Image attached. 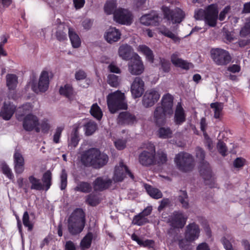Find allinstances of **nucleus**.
Wrapping results in <instances>:
<instances>
[{"label":"nucleus","mask_w":250,"mask_h":250,"mask_svg":"<svg viewBox=\"0 0 250 250\" xmlns=\"http://www.w3.org/2000/svg\"><path fill=\"white\" fill-rule=\"evenodd\" d=\"M128 175L132 180L134 179L133 174L129 171L127 166L121 161L119 165L115 167L112 180L115 183L121 182L126 176Z\"/></svg>","instance_id":"obj_13"},{"label":"nucleus","mask_w":250,"mask_h":250,"mask_svg":"<svg viewBox=\"0 0 250 250\" xmlns=\"http://www.w3.org/2000/svg\"><path fill=\"white\" fill-rule=\"evenodd\" d=\"M160 19L157 12L152 11L149 14L143 15L140 19V21L146 26H157L159 24Z\"/></svg>","instance_id":"obj_19"},{"label":"nucleus","mask_w":250,"mask_h":250,"mask_svg":"<svg viewBox=\"0 0 250 250\" xmlns=\"http://www.w3.org/2000/svg\"><path fill=\"white\" fill-rule=\"evenodd\" d=\"M73 93L72 86L70 84H65L63 87H61L60 88V94L68 99L71 98L73 95Z\"/></svg>","instance_id":"obj_45"},{"label":"nucleus","mask_w":250,"mask_h":250,"mask_svg":"<svg viewBox=\"0 0 250 250\" xmlns=\"http://www.w3.org/2000/svg\"><path fill=\"white\" fill-rule=\"evenodd\" d=\"M85 134L90 136L93 134L97 129V124L93 121H89L84 125Z\"/></svg>","instance_id":"obj_44"},{"label":"nucleus","mask_w":250,"mask_h":250,"mask_svg":"<svg viewBox=\"0 0 250 250\" xmlns=\"http://www.w3.org/2000/svg\"><path fill=\"white\" fill-rule=\"evenodd\" d=\"M174 162L178 168L184 172H188L193 169L194 161L193 156L186 152H180L177 154Z\"/></svg>","instance_id":"obj_6"},{"label":"nucleus","mask_w":250,"mask_h":250,"mask_svg":"<svg viewBox=\"0 0 250 250\" xmlns=\"http://www.w3.org/2000/svg\"><path fill=\"white\" fill-rule=\"evenodd\" d=\"M161 68L164 72L167 73L170 70V63L169 61L164 58L160 59Z\"/></svg>","instance_id":"obj_57"},{"label":"nucleus","mask_w":250,"mask_h":250,"mask_svg":"<svg viewBox=\"0 0 250 250\" xmlns=\"http://www.w3.org/2000/svg\"><path fill=\"white\" fill-rule=\"evenodd\" d=\"M157 131V135L161 139H169L172 137L173 131L169 127L160 126Z\"/></svg>","instance_id":"obj_33"},{"label":"nucleus","mask_w":250,"mask_h":250,"mask_svg":"<svg viewBox=\"0 0 250 250\" xmlns=\"http://www.w3.org/2000/svg\"><path fill=\"white\" fill-rule=\"evenodd\" d=\"M67 26L63 23H60L57 28L55 36L60 42H63L67 40Z\"/></svg>","instance_id":"obj_31"},{"label":"nucleus","mask_w":250,"mask_h":250,"mask_svg":"<svg viewBox=\"0 0 250 250\" xmlns=\"http://www.w3.org/2000/svg\"><path fill=\"white\" fill-rule=\"evenodd\" d=\"M210 107L214 109V118L219 119L222 114V111L223 108V104L221 103H214L211 104Z\"/></svg>","instance_id":"obj_48"},{"label":"nucleus","mask_w":250,"mask_h":250,"mask_svg":"<svg viewBox=\"0 0 250 250\" xmlns=\"http://www.w3.org/2000/svg\"><path fill=\"white\" fill-rule=\"evenodd\" d=\"M192 241H189L185 237V239H182L179 241V246L181 250H189V243Z\"/></svg>","instance_id":"obj_58"},{"label":"nucleus","mask_w":250,"mask_h":250,"mask_svg":"<svg viewBox=\"0 0 250 250\" xmlns=\"http://www.w3.org/2000/svg\"><path fill=\"white\" fill-rule=\"evenodd\" d=\"M64 250H76L75 244L70 240L66 241L64 245Z\"/></svg>","instance_id":"obj_64"},{"label":"nucleus","mask_w":250,"mask_h":250,"mask_svg":"<svg viewBox=\"0 0 250 250\" xmlns=\"http://www.w3.org/2000/svg\"><path fill=\"white\" fill-rule=\"evenodd\" d=\"M161 10L164 15V18L171 21L172 23H180L185 18V13L183 10L178 7L172 9L170 6L163 5Z\"/></svg>","instance_id":"obj_8"},{"label":"nucleus","mask_w":250,"mask_h":250,"mask_svg":"<svg viewBox=\"0 0 250 250\" xmlns=\"http://www.w3.org/2000/svg\"><path fill=\"white\" fill-rule=\"evenodd\" d=\"M107 83L111 86L117 87L120 84V79L114 74H109L107 77Z\"/></svg>","instance_id":"obj_51"},{"label":"nucleus","mask_w":250,"mask_h":250,"mask_svg":"<svg viewBox=\"0 0 250 250\" xmlns=\"http://www.w3.org/2000/svg\"><path fill=\"white\" fill-rule=\"evenodd\" d=\"M52 175L50 170H47L42 175V178L43 189L47 191L52 185Z\"/></svg>","instance_id":"obj_35"},{"label":"nucleus","mask_w":250,"mask_h":250,"mask_svg":"<svg viewBox=\"0 0 250 250\" xmlns=\"http://www.w3.org/2000/svg\"><path fill=\"white\" fill-rule=\"evenodd\" d=\"M16 111V106L11 103H4L2 110L0 112V116L5 120L11 119Z\"/></svg>","instance_id":"obj_26"},{"label":"nucleus","mask_w":250,"mask_h":250,"mask_svg":"<svg viewBox=\"0 0 250 250\" xmlns=\"http://www.w3.org/2000/svg\"><path fill=\"white\" fill-rule=\"evenodd\" d=\"M211 58L215 63L218 65H226L229 63L231 57L229 52L223 49H212L210 51Z\"/></svg>","instance_id":"obj_9"},{"label":"nucleus","mask_w":250,"mask_h":250,"mask_svg":"<svg viewBox=\"0 0 250 250\" xmlns=\"http://www.w3.org/2000/svg\"><path fill=\"white\" fill-rule=\"evenodd\" d=\"M82 163L86 167L100 168L105 166L108 161V156L96 148H91L84 151L81 156Z\"/></svg>","instance_id":"obj_2"},{"label":"nucleus","mask_w":250,"mask_h":250,"mask_svg":"<svg viewBox=\"0 0 250 250\" xmlns=\"http://www.w3.org/2000/svg\"><path fill=\"white\" fill-rule=\"evenodd\" d=\"M20 121H22L23 128L26 131H32L33 130L38 133L40 131L38 126L39 120L36 115L33 114H27Z\"/></svg>","instance_id":"obj_14"},{"label":"nucleus","mask_w":250,"mask_h":250,"mask_svg":"<svg viewBox=\"0 0 250 250\" xmlns=\"http://www.w3.org/2000/svg\"><path fill=\"white\" fill-rule=\"evenodd\" d=\"M171 62L175 66L180 67L183 69L188 70L193 67V65L179 57V54L175 52L171 56Z\"/></svg>","instance_id":"obj_24"},{"label":"nucleus","mask_w":250,"mask_h":250,"mask_svg":"<svg viewBox=\"0 0 250 250\" xmlns=\"http://www.w3.org/2000/svg\"><path fill=\"white\" fill-rule=\"evenodd\" d=\"M127 66L129 72L132 75H141L145 70L144 62L141 57L136 53L133 54Z\"/></svg>","instance_id":"obj_10"},{"label":"nucleus","mask_w":250,"mask_h":250,"mask_svg":"<svg viewBox=\"0 0 250 250\" xmlns=\"http://www.w3.org/2000/svg\"><path fill=\"white\" fill-rule=\"evenodd\" d=\"M79 128V125H74L73 131L71 134L70 139L68 143V146L71 148L76 147L79 143L80 138L78 129Z\"/></svg>","instance_id":"obj_32"},{"label":"nucleus","mask_w":250,"mask_h":250,"mask_svg":"<svg viewBox=\"0 0 250 250\" xmlns=\"http://www.w3.org/2000/svg\"><path fill=\"white\" fill-rule=\"evenodd\" d=\"M106 99L108 108L111 113L114 114L119 110L127 108L125 94L119 90L109 94Z\"/></svg>","instance_id":"obj_4"},{"label":"nucleus","mask_w":250,"mask_h":250,"mask_svg":"<svg viewBox=\"0 0 250 250\" xmlns=\"http://www.w3.org/2000/svg\"><path fill=\"white\" fill-rule=\"evenodd\" d=\"M13 161L15 173L18 174H21L24 170V159L20 150L15 149Z\"/></svg>","instance_id":"obj_20"},{"label":"nucleus","mask_w":250,"mask_h":250,"mask_svg":"<svg viewBox=\"0 0 250 250\" xmlns=\"http://www.w3.org/2000/svg\"><path fill=\"white\" fill-rule=\"evenodd\" d=\"M121 34L120 31L115 27H110L104 34L106 41L109 43L116 42L121 38Z\"/></svg>","instance_id":"obj_27"},{"label":"nucleus","mask_w":250,"mask_h":250,"mask_svg":"<svg viewBox=\"0 0 250 250\" xmlns=\"http://www.w3.org/2000/svg\"><path fill=\"white\" fill-rule=\"evenodd\" d=\"M161 103V105H157L153 114V122L157 126L166 124L167 117H170L173 113V97L171 94L163 95Z\"/></svg>","instance_id":"obj_1"},{"label":"nucleus","mask_w":250,"mask_h":250,"mask_svg":"<svg viewBox=\"0 0 250 250\" xmlns=\"http://www.w3.org/2000/svg\"><path fill=\"white\" fill-rule=\"evenodd\" d=\"M160 97V94L155 89L148 90L143 96V105L146 108L151 107L158 101Z\"/></svg>","instance_id":"obj_16"},{"label":"nucleus","mask_w":250,"mask_h":250,"mask_svg":"<svg viewBox=\"0 0 250 250\" xmlns=\"http://www.w3.org/2000/svg\"><path fill=\"white\" fill-rule=\"evenodd\" d=\"M6 85L9 89H15L18 83V77L15 74H8L6 75Z\"/></svg>","instance_id":"obj_42"},{"label":"nucleus","mask_w":250,"mask_h":250,"mask_svg":"<svg viewBox=\"0 0 250 250\" xmlns=\"http://www.w3.org/2000/svg\"><path fill=\"white\" fill-rule=\"evenodd\" d=\"M75 77L77 80H82L86 78V74L84 71L82 70H79L76 72L75 74Z\"/></svg>","instance_id":"obj_62"},{"label":"nucleus","mask_w":250,"mask_h":250,"mask_svg":"<svg viewBox=\"0 0 250 250\" xmlns=\"http://www.w3.org/2000/svg\"><path fill=\"white\" fill-rule=\"evenodd\" d=\"M29 182L31 185L30 189L32 190L41 191L43 190V185L40 179L35 177L33 175L28 177Z\"/></svg>","instance_id":"obj_36"},{"label":"nucleus","mask_w":250,"mask_h":250,"mask_svg":"<svg viewBox=\"0 0 250 250\" xmlns=\"http://www.w3.org/2000/svg\"><path fill=\"white\" fill-rule=\"evenodd\" d=\"M205 151L202 148L196 147L195 156L199 163L200 173L203 178L207 180L211 177V170L209 163L205 160Z\"/></svg>","instance_id":"obj_7"},{"label":"nucleus","mask_w":250,"mask_h":250,"mask_svg":"<svg viewBox=\"0 0 250 250\" xmlns=\"http://www.w3.org/2000/svg\"><path fill=\"white\" fill-rule=\"evenodd\" d=\"M113 180L111 179H104L102 177L97 178L93 182V188L95 191H103L109 188Z\"/></svg>","instance_id":"obj_22"},{"label":"nucleus","mask_w":250,"mask_h":250,"mask_svg":"<svg viewBox=\"0 0 250 250\" xmlns=\"http://www.w3.org/2000/svg\"><path fill=\"white\" fill-rule=\"evenodd\" d=\"M217 149L218 152L223 156L227 155V148L226 144L222 141L219 140L217 143Z\"/></svg>","instance_id":"obj_55"},{"label":"nucleus","mask_w":250,"mask_h":250,"mask_svg":"<svg viewBox=\"0 0 250 250\" xmlns=\"http://www.w3.org/2000/svg\"><path fill=\"white\" fill-rule=\"evenodd\" d=\"M90 112L92 116L98 120H100L103 116V112L97 104H93L91 107Z\"/></svg>","instance_id":"obj_47"},{"label":"nucleus","mask_w":250,"mask_h":250,"mask_svg":"<svg viewBox=\"0 0 250 250\" xmlns=\"http://www.w3.org/2000/svg\"><path fill=\"white\" fill-rule=\"evenodd\" d=\"M85 213L81 208H77L72 213L68 220V229L69 233L76 235L81 233L85 226Z\"/></svg>","instance_id":"obj_3"},{"label":"nucleus","mask_w":250,"mask_h":250,"mask_svg":"<svg viewBox=\"0 0 250 250\" xmlns=\"http://www.w3.org/2000/svg\"><path fill=\"white\" fill-rule=\"evenodd\" d=\"M178 201L181 204L182 208L188 209L189 208V200L188 193L186 190H180L177 198Z\"/></svg>","instance_id":"obj_38"},{"label":"nucleus","mask_w":250,"mask_h":250,"mask_svg":"<svg viewBox=\"0 0 250 250\" xmlns=\"http://www.w3.org/2000/svg\"><path fill=\"white\" fill-rule=\"evenodd\" d=\"M117 7L116 1L115 0H109L106 1L104 5V9L105 12L107 15L113 14Z\"/></svg>","instance_id":"obj_46"},{"label":"nucleus","mask_w":250,"mask_h":250,"mask_svg":"<svg viewBox=\"0 0 250 250\" xmlns=\"http://www.w3.org/2000/svg\"><path fill=\"white\" fill-rule=\"evenodd\" d=\"M147 150L143 151L139 155V162L144 166L148 167L155 164V148L153 144L149 143Z\"/></svg>","instance_id":"obj_11"},{"label":"nucleus","mask_w":250,"mask_h":250,"mask_svg":"<svg viewBox=\"0 0 250 250\" xmlns=\"http://www.w3.org/2000/svg\"><path fill=\"white\" fill-rule=\"evenodd\" d=\"M68 35L72 46L74 48H78L81 45V40L79 36L71 27H68Z\"/></svg>","instance_id":"obj_34"},{"label":"nucleus","mask_w":250,"mask_h":250,"mask_svg":"<svg viewBox=\"0 0 250 250\" xmlns=\"http://www.w3.org/2000/svg\"><path fill=\"white\" fill-rule=\"evenodd\" d=\"M92 189V186L88 182H79L77 186L74 188V190L85 193H88L91 191Z\"/></svg>","instance_id":"obj_39"},{"label":"nucleus","mask_w":250,"mask_h":250,"mask_svg":"<svg viewBox=\"0 0 250 250\" xmlns=\"http://www.w3.org/2000/svg\"><path fill=\"white\" fill-rule=\"evenodd\" d=\"M49 84L48 73L46 71H43L40 75L38 83H33L31 88L37 94L39 92H44L48 89Z\"/></svg>","instance_id":"obj_15"},{"label":"nucleus","mask_w":250,"mask_h":250,"mask_svg":"<svg viewBox=\"0 0 250 250\" xmlns=\"http://www.w3.org/2000/svg\"><path fill=\"white\" fill-rule=\"evenodd\" d=\"M188 217L180 211H174L169 216V222L174 228H183L186 223Z\"/></svg>","instance_id":"obj_17"},{"label":"nucleus","mask_w":250,"mask_h":250,"mask_svg":"<svg viewBox=\"0 0 250 250\" xmlns=\"http://www.w3.org/2000/svg\"><path fill=\"white\" fill-rule=\"evenodd\" d=\"M200 229L199 226L195 223L189 224L187 226L185 237L189 241H194L199 236Z\"/></svg>","instance_id":"obj_23"},{"label":"nucleus","mask_w":250,"mask_h":250,"mask_svg":"<svg viewBox=\"0 0 250 250\" xmlns=\"http://www.w3.org/2000/svg\"><path fill=\"white\" fill-rule=\"evenodd\" d=\"M146 219L139 213L135 215L132 220V224L138 226H142L146 223Z\"/></svg>","instance_id":"obj_54"},{"label":"nucleus","mask_w":250,"mask_h":250,"mask_svg":"<svg viewBox=\"0 0 250 250\" xmlns=\"http://www.w3.org/2000/svg\"><path fill=\"white\" fill-rule=\"evenodd\" d=\"M60 180V188L62 190H63L66 188L67 185V174L64 169L62 170Z\"/></svg>","instance_id":"obj_52"},{"label":"nucleus","mask_w":250,"mask_h":250,"mask_svg":"<svg viewBox=\"0 0 250 250\" xmlns=\"http://www.w3.org/2000/svg\"><path fill=\"white\" fill-rule=\"evenodd\" d=\"M145 83L140 77H135L131 85L130 90L133 98L136 99L142 96L145 89Z\"/></svg>","instance_id":"obj_18"},{"label":"nucleus","mask_w":250,"mask_h":250,"mask_svg":"<svg viewBox=\"0 0 250 250\" xmlns=\"http://www.w3.org/2000/svg\"><path fill=\"white\" fill-rule=\"evenodd\" d=\"M137 119L135 115L128 111L120 113L117 118V123L121 125H130L136 123Z\"/></svg>","instance_id":"obj_21"},{"label":"nucleus","mask_w":250,"mask_h":250,"mask_svg":"<svg viewBox=\"0 0 250 250\" xmlns=\"http://www.w3.org/2000/svg\"><path fill=\"white\" fill-rule=\"evenodd\" d=\"M41 127L42 132L44 133L48 132L50 128V125L47 120H43L42 121L41 124Z\"/></svg>","instance_id":"obj_63"},{"label":"nucleus","mask_w":250,"mask_h":250,"mask_svg":"<svg viewBox=\"0 0 250 250\" xmlns=\"http://www.w3.org/2000/svg\"><path fill=\"white\" fill-rule=\"evenodd\" d=\"M22 222L25 227L28 228L29 231H31L33 228V225L29 220V216L27 211H25L22 216Z\"/></svg>","instance_id":"obj_53"},{"label":"nucleus","mask_w":250,"mask_h":250,"mask_svg":"<svg viewBox=\"0 0 250 250\" xmlns=\"http://www.w3.org/2000/svg\"><path fill=\"white\" fill-rule=\"evenodd\" d=\"M114 19L117 22L121 24L129 25L133 21V15L131 12L124 8H118L114 13Z\"/></svg>","instance_id":"obj_12"},{"label":"nucleus","mask_w":250,"mask_h":250,"mask_svg":"<svg viewBox=\"0 0 250 250\" xmlns=\"http://www.w3.org/2000/svg\"><path fill=\"white\" fill-rule=\"evenodd\" d=\"M162 34L164 36L171 39L175 42L180 41V39L176 35L168 30H164L162 32Z\"/></svg>","instance_id":"obj_59"},{"label":"nucleus","mask_w":250,"mask_h":250,"mask_svg":"<svg viewBox=\"0 0 250 250\" xmlns=\"http://www.w3.org/2000/svg\"><path fill=\"white\" fill-rule=\"evenodd\" d=\"M133 52V48L127 44L121 45L118 49L119 57L125 61L130 60L132 57Z\"/></svg>","instance_id":"obj_25"},{"label":"nucleus","mask_w":250,"mask_h":250,"mask_svg":"<svg viewBox=\"0 0 250 250\" xmlns=\"http://www.w3.org/2000/svg\"><path fill=\"white\" fill-rule=\"evenodd\" d=\"M137 51L143 54L146 58V60L151 63L154 61V55L152 50L146 45H140L137 48Z\"/></svg>","instance_id":"obj_30"},{"label":"nucleus","mask_w":250,"mask_h":250,"mask_svg":"<svg viewBox=\"0 0 250 250\" xmlns=\"http://www.w3.org/2000/svg\"><path fill=\"white\" fill-rule=\"evenodd\" d=\"M240 35L243 37L250 35V18L246 19L245 25L240 30Z\"/></svg>","instance_id":"obj_50"},{"label":"nucleus","mask_w":250,"mask_h":250,"mask_svg":"<svg viewBox=\"0 0 250 250\" xmlns=\"http://www.w3.org/2000/svg\"><path fill=\"white\" fill-rule=\"evenodd\" d=\"M167 161V155L162 150H158L155 155V164L159 165L165 164Z\"/></svg>","instance_id":"obj_43"},{"label":"nucleus","mask_w":250,"mask_h":250,"mask_svg":"<svg viewBox=\"0 0 250 250\" xmlns=\"http://www.w3.org/2000/svg\"><path fill=\"white\" fill-rule=\"evenodd\" d=\"M170 203V201L168 198H164L160 202V204L158 208V210L159 211L163 210L166 207H167Z\"/></svg>","instance_id":"obj_61"},{"label":"nucleus","mask_w":250,"mask_h":250,"mask_svg":"<svg viewBox=\"0 0 250 250\" xmlns=\"http://www.w3.org/2000/svg\"><path fill=\"white\" fill-rule=\"evenodd\" d=\"M186 114L180 103H178L175 111L174 123L176 125H180L186 121Z\"/></svg>","instance_id":"obj_28"},{"label":"nucleus","mask_w":250,"mask_h":250,"mask_svg":"<svg viewBox=\"0 0 250 250\" xmlns=\"http://www.w3.org/2000/svg\"><path fill=\"white\" fill-rule=\"evenodd\" d=\"M131 239L136 241L140 246L147 247L148 248H153L154 246V242L152 240L146 239L143 240L139 238V237L135 233H133L131 235Z\"/></svg>","instance_id":"obj_37"},{"label":"nucleus","mask_w":250,"mask_h":250,"mask_svg":"<svg viewBox=\"0 0 250 250\" xmlns=\"http://www.w3.org/2000/svg\"><path fill=\"white\" fill-rule=\"evenodd\" d=\"M86 203L91 206H96L99 203V201L97 196L90 194L87 196Z\"/></svg>","instance_id":"obj_56"},{"label":"nucleus","mask_w":250,"mask_h":250,"mask_svg":"<svg viewBox=\"0 0 250 250\" xmlns=\"http://www.w3.org/2000/svg\"><path fill=\"white\" fill-rule=\"evenodd\" d=\"M33 107L30 103H26L18 108L16 111V118L18 121L22 120L26 115L30 114Z\"/></svg>","instance_id":"obj_29"},{"label":"nucleus","mask_w":250,"mask_h":250,"mask_svg":"<svg viewBox=\"0 0 250 250\" xmlns=\"http://www.w3.org/2000/svg\"><path fill=\"white\" fill-rule=\"evenodd\" d=\"M145 188L147 193L153 198L158 199L162 197V193L158 189L154 188L148 184H145Z\"/></svg>","instance_id":"obj_41"},{"label":"nucleus","mask_w":250,"mask_h":250,"mask_svg":"<svg viewBox=\"0 0 250 250\" xmlns=\"http://www.w3.org/2000/svg\"><path fill=\"white\" fill-rule=\"evenodd\" d=\"M218 13L216 6L214 4H211L204 10L200 9L195 11L194 17L196 20H203L209 26L214 27L216 24Z\"/></svg>","instance_id":"obj_5"},{"label":"nucleus","mask_w":250,"mask_h":250,"mask_svg":"<svg viewBox=\"0 0 250 250\" xmlns=\"http://www.w3.org/2000/svg\"><path fill=\"white\" fill-rule=\"evenodd\" d=\"M93 238V233L92 232H89L83 238L80 243V247L82 250H85L86 249H89L91 247Z\"/></svg>","instance_id":"obj_40"},{"label":"nucleus","mask_w":250,"mask_h":250,"mask_svg":"<svg viewBox=\"0 0 250 250\" xmlns=\"http://www.w3.org/2000/svg\"><path fill=\"white\" fill-rule=\"evenodd\" d=\"M0 168L2 172L6 175L9 179H13L14 177L11 168L5 162H2L0 164Z\"/></svg>","instance_id":"obj_49"},{"label":"nucleus","mask_w":250,"mask_h":250,"mask_svg":"<svg viewBox=\"0 0 250 250\" xmlns=\"http://www.w3.org/2000/svg\"><path fill=\"white\" fill-rule=\"evenodd\" d=\"M126 141L125 140L118 139L115 141L114 144L116 147L119 150H122L126 146Z\"/></svg>","instance_id":"obj_60"}]
</instances>
